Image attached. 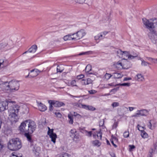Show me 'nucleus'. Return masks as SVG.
<instances>
[{"instance_id": "nucleus-64", "label": "nucleus", "mask_w": 157, "mask_h": 157, "mask_svg": "<svg viewBox=\"0 0 157 157\" xmlns=\"http://www.w3.org/2000/svg\"><path fill=\"white\" fill-rule=\"evenodd\" d=\"M128 108L130 111H132L134 109H135V108L133 107H129Z\"/></svg>"}, {"instance_id": "nucleus-26", "label": "nucleus", "mask_w": 157, "mask_h": 157, "mask_svg": "<svg viewBox=\"0 0 157 157\" xmlns=\"http://www.w3.org/2000/svg\"><path fill=\"white\" fill-rule=\"evenodd\" d=\"M92 144L94 146L99 147L101 145V143L98 140H96L92 141Z\"/></svg>"}, {"instance_id": "nucleus-7", "label": "nucleus", "mask_w": 157, "mask_h": 157, "mask_svg": "<svg viewBox=\"0 0 157 157\" xmlns=\"http://www.w3.org/2000/svg\"><path fill=\"white\" fill-rule=\"evenodd\" d=\"M13 43L12 40L3 42L0 44V50L6 51L10 49L13 47Z\"/></svg>"}, {"instance_id": "nucleus-1", "label": "nucleus", "mask_w": 157, "mask_h": 157, "mask_svg": "<svg viewBox=\"0 0 157 157\" xmlns=\"http://www.w3.org/2000/svg\"><path fill=\"white\" fill-rule=\"evenodd\" d=\"M36 125L35 123L31 120H28L22 122L19 127L20 130L24 132V135L30 145H33V140L32 139V134L36 130Z\"/></svg>"}, {"instance_id": "nucleus-22", "label": "nucleus", "mask_w": 157, "mask_h": 157, "mask_svg": "<svg viewBox=\"0 0 157 157\" xmlns=\"http://www.w3.org/2000/svg\"><path fill=\"white\" fill-rule=\"evenodd\" d=\"M135 79L138 81H142L144 79V77L141 74H138L135 77Z\"/></svg>"}, {"instance_id": "nucleus-9", "label": "nucleus", "mask_w": 157, "mask_h": 157, "mask_svg": "<svg viewBox=\"0 0 157 157\" xmlns=\"http://www.w3.org/2000/svg\"><path fill=\"white\" fill-rule=\"evenodd\" d=\"M147 111L146 109L138 110L137 111V113H135L133 116L135 117L141 116H145L147 115Z\"/></svg>"}, {"instance_id": "nucleus-37", "label": "nucleus", "mask_w": 157, "mask_h": 157, "mask_svg": "<svg viewBox=\"0 0 157 157\" xmlns=\"http://www.w3.org/2000/svg\"><path fill=\"white\" fill-rule=\"evenodd\" d=\"M112 76L111 74L106 73L105 75V77L106 79L107 80H108L110 78H111Z\"/></svg>"}, {"instance_id": "nucleus-6", "label": "nucleus", "mask_w": 157, "mask_h": 157, "mask_svg": "<svg viewBox=\"0 0 157 157\" xmlns=\"http://www.w3.org/2000/svg\"><path fill=\"white\" fill-rule=\"evenodd\" d=\"M15 103V101H8L7 102H0V112L4 111L5 110L8 109L11 107V105Z\"/></svg>"}, {"instance_id": "nucleus-39", "label": "nucleus", "mask_w": 157, "mask_h": 157, "mask_svg": "<svg viewBox=\"0 0 157 157\" xmlns=\"http://www.w3.org/2000/svg\"><path fill=\"white\" fill-rule=\"evenodd\" d=\"M111 105L114 108L119 106V103L118 102H113L112 104Z\"/></svg>"}, {"instance_id": "nucleus-34", "label": "nucleus", "mask_w": 157, "mask_h": 157, "mask_svg": "<svg viewBox=\"0 0 157 157\" xmlns=\"http://www.w3.org/2000/svg\"><path fill=\"white\" fill-rule=\"evenodd\" d=\"M80 82L83 85H88L87 81H86V79H82L80 81Z\"/></svg>"}, {"instance_id": "nucleus-29", "label": "nucleus", "mask_w": 157, "mask_h": 157, "mask_svg": "<svg viewBox=\"0 0 157 157\" xmlns=\"http://www.w3.org/2000/svg\"><path fill=\"white\" fill-rule=\"evenodd\" d=\"M79 102L76 103H75V105L78 107H79L81 108H84V104H82L80 103V100L78 101Z\"/></svg>"}, {"instance_id": "nucleus-19", "label": "nucleus", "mask_w": 157, "mask_h": 157, "mask_svg": "<svg viewBox=\"0 0 157 157\" xmlns=\"http://www.w3.org/2000/svg\"><path fill=\"white\" fill-rule=\"evenodd\" d=\"M154 148L155 150L153 148H151V150L150 151L149 154L148 155V157H153V154H155V150H156V149L157 146L156 145H154Z\"/></svg>"}, {"instance_id": "nucleus-12", "label": "nucleus", "mask_w": 157, "mask_h": 157, "mask_svg": "<svg viewBox=\"0 0 157 157\" xmlns=\"http://www.w3.org/2000/svg\"><path fill=\"white\" fill-rule=\"evenodd\" d=\"M52 102L53 103H52V104L54 105V106L56 107H60L65 105V104L61 101L52 100Z\"/></svg>"}, {"instance_id": "nucleus-24", "label": "nucleus", "mask_w": 157, "mask_h": 157, "mask_svg": "<svg viewBox=\"0 0 157 157\" xmlns=\"http://www.w3.org/2000/svg\"><path fill=\"white\" fill-rule=\"evenodd\" d=\"M104 38V36L103 37L102 33H99L97 36H95L94 38L95 40H101Z\"/></svg>"}, {"instance_id": "nucleus-38", "label": "nucleus", "mask_w": 157, "mask_h": 157, "mask_svg": "<svg viewBox=\"0 0 157 157\" xmlns=\"http://www.w3.org/2000/svg\"><path fill=\"white\" fill-rule=\"evenodd\" d=\"M129 133L128 131H125L124 132L123 134L124 137V138H127L129 136Z\"/></svg>"}, {"instance_id": "nucleus-17", "label": "nucleus", "mask_w": 157, "mask_h": 157, "mask_svg": "<svg viewBox=\"0 0 157 157\" xmlns=\"http://www.w3.org/2000/svg\"><path fill=\"white\" fill-rule=\"evenodd\" d=\"M38 70L36 69H34L30 71V76L31 77H34L36 76L37 75V72Z\"/></svg>"}, {"instance_id": "nucleus-2", "label": "nucleus", "mask_w": 157, "mask_h": 157, "mask_svg": "<svg viewBox=\"0 0 157 157\" xmlns=\"http://www.w3.org/2000/svg\"><path fill=\"white\" fill-rule=\"evenodd\" d=\"M19 81L12 80L3 82L2 85L4 90L8 92L13 93L18 90L20 87Z\"/></svg>"}, {"instance_id": "nucleus-8", "label": "nucleus", "mask_w": 157, "mask_h": 157, "mask_svg": "<svg viewBox=\"0 0 157 157\" xmlns=\"http://www.w3.org/2000/svg\"><path fill=\"white\" fill-rule=\"evenodd\" d=\"M148 36L154 44L156 43L157 40V33L156 31L153 30L152 32L149 33Z\"/></svg>"}, {"instance_id": "nucleus-53", "label": "nucleus", "mask_w": 157, "mask_h": 157, "mask_svg": "<svg viewBox=\"0 0 157 157\" xmlns=\"http://www.w3.org/2000/svg\"><path fill=\"white\" fill-rule=\"evenodd\" d=\"M60 67L59 66H57V72L61 73L63 71V70H61L59 69Z\"/></svg>"}, {"instance_id": "nucleus-62", "label": "nucleus", "mask_w": 157, "mask_h": 157, "mask_svg": "<svg viewBox=\"0 0 157 157\" xmlns=\"http://www.w3.org/2000/svg\"><path fill=\"white\" fill-rule=\"evenodd\" d=\"M86 95H80V96H74L73 97H75V98H80L81 97H85L86 96Z\"/></svg>"}, {"instance_id": "nucleus-27", "label": "nucleus", "mask_w": 157, "mask_h": 157, "mask_svg": "<svg viewBox=\"0 0 157 157\" xmlns=\"http://www.w3.org/2000/svg\"><path fill=\"white\" fill-rule=\"evenodd\" d=\"M48 102L49 104V105H50V106H49V109L50 111H52L53 110V108H54V107L53 106V105L54 106V105L52 104V103H53L52 100H49Z\"/></svg>"}, {"instance_id": "nucleus-30", "label": "nucleus", "mask_w": 157, "mask_h": 157, "mask_svg": "<svg viewBox=\"0 0 157 157\" xmlns=\"http://www.w3.org/2000/svg\"><path fill=\"white\" fill-rule=\"evenodd\" d=\"M92 53V52L91 51H88L85 52H82L79 54L80 56L84 55H89Z\"/></svg>"}, {"instance_id": "nucleus-36", "label": "nucleus", "mask_w": 157, "mask_h": 157, "mask_svg": "<svg viewBox=\"0 0 157 157\" xmlns=\"http://www.w3.org/2000/svg\"><path fill=\"white\" fill-rule=\"evenodd\" d=\"M151 121L149 122L148 124L147 125L148 127L151 129H153L155 128V126L154 125H152L151 123Z\"/></svg>"}, {"instance_id": "nucleus-63", "label": "nucleus", "mask_w": 157, "mask_h": 157, "mask_svg": "<svg viewBox=\"0 0 157 157\" xmlns=\"http://www.w3.org/2000/svg\"><path fill=\"white\" fill-rule=\"evenodd\" d=\"M110 155L112 157H116V155L114 153H111Z\"/></svg>"}, {"instance_id": "nucleus-33", "label": "nucleus", "mask_w": 157, "mask_h": 157, "mask_svg": "<svg viewBox=\"0 0 157 157\" xmlns=\"http://www.w3.org/2000/svg\"><path fill=\"white\" fill-rule=\"evenodd\" d=\"M137 56L138 54L136 53H135V56L129 54L128 56V59H132L137 57Z\"/></svg>"}, {"instance_id": "nucleus-32", "label": "nucleus", "mask_w": 157, "mask_h": 157, "mask_svg": "<svg viewBox=\"0 0 157 157\" xmlns=\"http://www.w3.org/2000/svg\"><path fill=\"white\" fill-rule=\"evenodd\" d=\"M53 113L54 114H55V115L57 117L59 118H61L62 115V114L59 112H55L54 111H53Z\"/></svg>"}, {"instance_id": "nucleus-61", "label": "nucleus", "mask_w": 157, "mask_h": 157, "mask_svg": "<svg viewBox=\"0 0 157 157\" xmlns=\"http://www.w3.org/2000/svg\"><path fill=\"white\" fill-rule=\"evenodd\" d=\"M132 79V78L130 77H125L124 78V81H128Z\"/></svg>"}, {"instance_id": "nucleus-59", "label": "nucleus", "mask_w": 157, "mask_h": 157, "mask_svg": "<svg viewBox=\"0 0 157 157\" xmlns=\"http://www.w3.org/2000/svg\"><path fill=\"white\" fill-rule=\"evenodd\" d=\"M110 141L112 144L115 147H117V145L114 143V141H113V140H110Z\"/></svg>"}, {"instance_id": "nucleus-48", "label": "nucleus", "mask_w": 157, "mask_h": 157, "mask_svg": "<svg viewBox=\"0 0 157 157\" xmlns=\"http://www.w3.org/2000/svg\"><path fill=\"white\" fill-rule=\"evenodd\" d=\"M4 147V145L1 140H0V151Z\"/></svg>"}, {"instance_id": "nucleus-11", "label": "nucleus", "mask_w": 157, "mask_h": 157, "mask_svg": "<svg viewBox=\"0 0 157 157\" xmlns=\"http://www.w3.org/2000/svg\"><path fill=\"white\" fill-rule=\"evenodd\" d=\"M71 134L70 136L73 138L74 140L75 139H77L79 138V135L77 133V132L75 130H71L70 131Z\"/></svg>"}, {"instance_id": "nucleus-46", "label": "nucleus", "mask_w": 157, "mask_h": 157, "mask_svg": "<svg viewBox=\"0 0 157 157\" xmlns=\"http://www.w3.org/2000/svg\"><path fill=\"white\" fill-rule=\"evenodd\" d=\"M110 140H113V141H115V142H117L118 140V139L116 137L112 136Z\"/></svg>"}, {"instance_id": "nucleus-45", "label": "nucleus", "mask_w": 157, "mask_h": 157, "mask_svg": "<svg viewBox=\"0 0 157 157\" xmlns=\"http://www.w3.org/2000/svg\"><path fill=\"white\" fill-rule=\"evenodd\" d=\"M118 122H115L113 125V128H116L118 126Z\"/></svg>"}, {"instance_id": "nucleus-57", "label": "nucleus", "mask_w": 157, "mask_h": 157, "mask_svg": "<svg viewBox=\"0 0 157 157\" xmlns=\"http://www.w3.org/2000/svg\"><path fill=\"white\" fill-rule=\"evenodd\" d=\"M86 132L88 133V135L87 136H88L91 137L92 136V131H86Z\"/></svg>"}, {"instance_id": "nucleus-15", "label": "nucleus", "mask_w": 157, "mask_h": 157, "mask_svg": "<svg viewBox=\"0 0 157 157\" xmlns=\"http://www.w3.org/2000/svg\"><path fill=\"white\" fill-rule=\"evenodd\" d=\"M37 46L36 45H32L31 48H30L29 49H28V51H26L24 52L23 54H25L27 53V52H35L36 50L37 49Z\"/></svg>"}, {"instance_id": "nucleus-60", "label": "nucleus", "mask_w": 157, "mask_h": 157, "mask_svg": "<svg viewBox=\"0 0 157 157\" xmlns=\"http://www.w3.org/2000/svg\"><path fill=\"white\" fill-rule=\"evenodd\" d=\"M108 33V32L105 31V32H104L102 33H102L103 37H104V36L105 37V36L106 34H107Z\"/></svg>"}, {"instance_id": "nucleus-23", "label": "nucleus", "mask_w": 157, "mask_h": 157, "mask_svg": "<svg viewBox=\"0 0 157 157\" xmlns=\"http://www.w3.org/2000/svg\"><path fill=\"white\" fill-rule=\"evenodd\" d=\"M124 59L125 60V61L124 62V66H125L126 67L125 68L127 69L130 67L132 65L131 63L128 61L127 59Z\"/></svg>"}, {"instance_id": "nucleus-51", "label": "nucleus", "mask_w": 157, "mask_h": 157, "mask_svg": "<svg viewBox=\"0 0 157 157\" xmlns=\"http://www.w3.org/2000/svg\"><path fill=\"white\" fill-rule=\"evenodd\" d=\"M142 65H144V66H146L147 65V64H149V63L147 62H145V61L143 60L142 61V63H141Z\"/></svg>"}, {"instance_id": "nucleus-25", "label": "nucleus", "mask_w": 157, "mask_h": 157, "mask_svg": "<svg viewBox=\"0 0 157 157\" xmlns=\"http://www.w3.org/2000/svg\"><path fill=\"white\" fill-rule=\"evenodd\" d=\"M73 116L71 114H68V117L69 119V123L71 124H73Z\"/></svg>"}, {"instance_id": "nucleus-54", "label": "nucleus", "mask_w": 157, "mask_h": 157, "mask_svg": "<svg viewBox=\"0 0 157 157\" xmlns=\"http://www.w3.org/2000/svg\"><path fill=\"white\" fill-rule=\"evenodd\" d=\"M129 55V53L128 52L126 51H123V55L128 56Z\"/></svg>"}, {"instance_id": "nucleus-42", "label": "nucleus", "mask_w": 157, "mask_h": 157, "mask_svg": "<svg viewBox=\"0 0 157 157\" xmlns=\"http://www.w3.org/2000/svg\"><path fill=\"white\" fill-rule=\"evenodd\" d=\"M54 129H51L49 131H48L47 132V134L49 136L52 134H54V133L53 132Z\"/></svg>"}, {"instance_id": "nucleus-41", "label": "nucleus", "mask_w": 157, "mask_h": 157, "mask_svg": "<svg viewBox=\"0 0 157 157\" xmlns=\"http://www.w3.org/2000/svg\"><path fill=\"white\" fill-rule=\"evenodd\" d=\"M84 77V75L83 74H80L77 75L76 77V78L78 80H79L83 78Z\"/></svg>"}, {"instance_id": "nucleus-10", "label": "nucleus", "mask_w": 157, "mask_h": 157, "mask_svg": "<svg viewBox=\"0 0 157 157\" xmlns=\"http://www.w3.org/2000/svg\"><path fill=\"white\" fill-rule=\"evenodd\" d=\"M76 37H75V40H78L82 38L86 34L85 31L83 29H81L79 31L77 32L76 33Z\"/></svg>"}, {"instance_id": "nucleus-56", "label": "nucleus", "mask_w": 157, "mask_h": 157, "mask_svg": "<svg viewBox=\"0 0 157 157\" xmlns=\"http://www.w3.org/2000/svg\"><path fill=\"white\" fill-rule=\"evenodd\" d=\"M89 93L90 94H93L95 92V90H91L88 91Z\"/></svg>"}, {"instance_id": "nucleus-55", "label": "nucleus", "mask_w": 157, "mask_h": 157, "mask_svg": "<svg viewBox=\"0 0 157 157\" xmlns=\"http://www.w3.org/2000/svg\"><path fill=\"white\" fill-rule=\"evenodd\" d=\"M85 1V0H77V2L79 4H83Z\"/></svg>"}, {"instance_id": "nucleus-13", "label": "nucleus", "mask_w": 157, "mask_h": 157, "mask_svg": "<svg viewBox=\"0 0 157 157\" xmlns=\"http://www.w3.org/2000/svg\"><path fill=\"white\" fill-rule=\"evenodd\" d=\"M137 126L138 130L141 132V135L142 137L143 138H147L148 136L147 134L144 130H140V127H141L142 128H143L144 127L140 126L139 125H138Z\"/></svg>"}, {"instance_id": "nucleus-21", "label": "nucleus", "mask_w": 157, "mask_h": 157, "mask_svg": "<svg viewBox=\"0 0 157 157\" xmlns=\"http://www.w3.org/2000/svg\"><path fill=\"white\" fill-rule=\"evenodd\" d=\"M91 66L90 64H88L86 67L85 70L86 72L88 73V75L92 74V73H89V71L91 70Z\"/></svg>"}, {"instance_id": "nucleus-20", "label": "nucleus", "mask_w": 157, "mask_h": 157, "mask_svg": "<svg viewBox=\"0 0 157 157\" xmlns=\"http://www.w3.org/2000/svg\"><path fill=\"white\" fill-rule=\"evenodd\" d=\"M49 136L51 139V141L55 144L56 142V139L57 138V136L56 133H54L53 134L49 135Z\"/></svg>"}, {"instance_id": "nucleus-3", "label": "nucleus", "mask_w": 157, "mask_h": 157, "mask_svg": "<svg viewBox=\"0 0 157 157\" xmlns=\"http://www.w3.org/2000/svg\"><path fill=\"white\" fill-rule=\"evenodd\" d=\"M8 109L10 112L9 118L12 123H15L18 121L19 117L18 113L19 110V106L18 105H11Z\"/></svg>"}, {"instance_id": "nucleus-52", "label": "nucleus", "mask_w": 157, "mask_h": 157, "mask_svg": "<svg viewBox=\"0 0 157 157\" xmlns=\"http://www.w3.org/2000/svg\"><path fill=\"white\" fill-rule=\"evenodd\" d=\"M117 53L118 55L120 54L121 55H123V51H122L121 50H119L117 51Z\"/></svg>"}, {"instance_id": "nucleus-47", "label": "nucleus", "mask_w": 157, "mask_h": 157, "mask_svg": "<svg viewBox=\"0 0 157 157\" xmlns=\"http://www.w3.org/2000/svg\"><path fill=\"white\" fill-rule=\"evenodd\" d=\"M129 150L130 151H132L133 149L135 148V146L133 145H129Z\"/></svg>"}, {"instance_id": "nucleus-28", "label": "nucleus", "mask_w": 157, "mask_h": 157, "mask_svg": "<svg viewBox=\"0 0 157 157\" xmlns=\"http://www.w3.org/2000/svg\"><path fill=\"white\" fill-rule=\"evenodd\" d=\"M122 77V75L120 73H115L113 75V78L115 79L119 78Z\"/></svg>"}, {"instance_id": "nucleus-4", "label": "nucleus", "mask_w": 157, "mask_h": 157, "mask_svg": "<svg viewBox=\"0 0 157 157\" xmlns=\"http://www.w3.org/2000/svg\"><path fill=\"white\" fill-rule=\"evenodd\" d=\"M22 146L21 141L19 138H15L10 140L8 144V148L11 151H17Z\"/></svg>"}, {"instance_id": "nucleus-40", "label": "nucleus", "mask_w": 157, "mask_h": 157, "mask_svg": "<svg viewBox=\"0 0 157 157\" xmlns=\"http://www.w3.org/2000/svg\"><path fill=\"white\" fill-rule=\"evenodd\" d=\"M59 157H68V154L66 153H63L60 155Z\"/></svg>"}, {"instance_id": "nucleus-18", "label": "nucleus", "mask_w": 157, "mask_h": 157, "mask_svg": "<svg viewBox=\"0 0 157 157\" xmlns=\"http://www.w3.org/2000/svg\"><path fill=\"white\" fill-rule=\"evenodd\" d=\"M84 109L90 111H94L96 110V108L91 105H84Z\"/></svg>"}, {"instance_id": "nucleus-49", "label": "nucleus", "mask_w": 157, "mask_h": 157, "mask_svg": "<svg viewBox=\"0 0 157 157\" xmlns=\"http://www.w3.org/2000/svg\"><path fill=\"white\" fill-rule=\"evenodd\" d=\"M86 79V81L88 83V85L90 83H92L93 81L90 78H87Z\"/></svg>"}, {"instance_id": "nucleus-31", "label": "nucleus", "mask_w": 157, "mask_h": 157, "mask_svg": "<svg viewBox=\"0 0 157 157\" xmlns=\"http://www.w3.org/2000/svg\"><path fill=\"white\" fill-rule=\"evenodd\" d=\"M130 83H119L117 84L118 86H130Z\"/></svg>"}, {"instance_id": "nucleus-43", "label": "nucleus", "mask_w": 157, "mask_h": 157, "mask_svg": "<svg viewBox=\"0 0 157 157\" xmlns=\"http://www.w3.org/2000/svg\"><path fill=\"white\" fill-rule=\"evenodd\" d=\"M119 89V87L113 88L110 91V92H112L113 93H115Z\"/></svg>"}, {"instance_id": "nucleus-44", "label": "nucleus", "mask_w": 157, "mask_h": 157, "mask_svg": "<svg viewBox=\"0 0 157 157\" xmlns=\"http://www.w3.org/2000/svg\"><path fill=\"white\" fill-rule=\"evenodd\" d=\"M71 85L73 86H77L76 84V81L75 80H72L71 82Z\"/></svg>"}, {"instance_id": "nucleus-5", "label": "nucleus", "mask_w": 157, "mask_h": 157, "mask_svg": "<svg viewBox=\"0 0 157 157\" xmlns=\"http://www.w3.org/2000/svg\"><path fill=\"white\" fill-rule=\"evenodd\" d=\"M144 24L148 29L154 28L157 27V19L156 18L148 20L145 18L142 19Z\"/></svg>"}, {"instance_id": "nucleus-14", "label": "nucleus", "mask_w": 157, "mask_h": 157, "mask_svg": "<svg viewBox=\"0 0 157 157\" xmlns=\"http://www.w3.org/2000/svg\"><path fill=\"white\" fill-rule=\"evenodd\" d=\"M37 104H38V108L39 110L42 112L45 111L47 109V107L45 105L41 103V102H37Z\"/></svg>"}, {"instance_id": "nucleus-58", "label": "nucleus", "mask_w": 157, "mask_h": 157, "mask_svg": "<svg viewBox=\"0 0 157 157\" xmlns=\"http://www.w3.org/2000/svg\"><path fill=\"white\" fill-rule=\"evenodd\" d=\"M106 86H118V85H117V84L114 85L113 84V83H111L108 84H107L106 85Z\"/></svg>"}, {"instance_id": "nucleus-35", "label": "nucleus", "mask_w": 157, "mask_h": 157, "mask_svg": "<svg viewBox=\"0 0 157 157\" xmlns=\"http://www.w3.org/2000/svg\"><path fill=\"white\" fill-rule=\"evenodd\" d=\"M73 115L75 117L78 118H80L82 117V116L80 115L75 112H74Z\"/></svg>"}, {"instance_id": "nucleus-16", "label": "nucleus", "mask_w": 157, "mask_h": 157, "mask_svg": "<svg viewBox=\"0 0 157 157\" xmlns=\"http://www.w3.org/2000/svg\"><path fill=\"white\" fill-rule=\"evenodd\" d=\"M75 34V33L73 34H70L64 36L63 39L64 40L66 41L67 40H75V38L74 37H72V36H73Z\"/></svg>"}, {"instance_id": "nucleus-50", "label": "nucleus", "mask_w": 157, "mask_h": 157, "mask_svg": "<svg viewBox=\"0 0 157 157\" xmlns=\"http://www.w3.org/2000/svg\"><path fill=\"white\" fill-rule=\"evenodd\" d=\"M97 136L98 137L99 136H100V139H101L102 138V133L101 132V131H99L98 132H97Z\"/></svg>"}]
</instances>
